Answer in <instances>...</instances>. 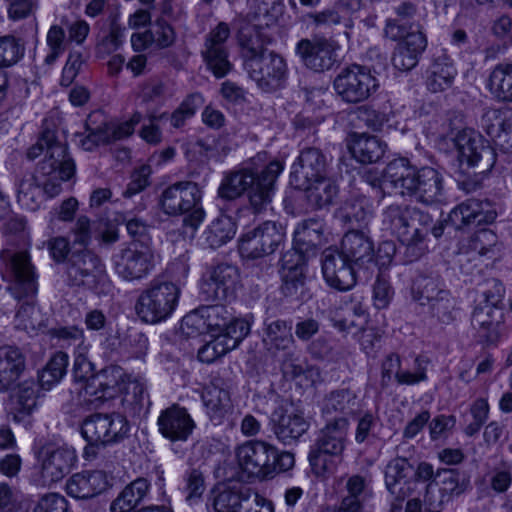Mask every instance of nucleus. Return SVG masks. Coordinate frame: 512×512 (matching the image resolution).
Segmentation results:
<instances>
[{
    "label": "nucleus",
    "instance_id": "obj_1",
    "mask_svg": "<svg viewBox=\"0 0 512 512\" xmlns=\"http://www.w3.org/2000/svg\"><path fill=\"white\" fill-rule=\"evenodd\" d=\"M283 169V163L272 161L261 171L242 168L228 172L218 188V196L232 201L247 192L252 209L259 213L272 201L276 179Z\"/></svg>",
    "mask_w": 512,
    "mask_h": 512
},
{
    "label": "nucleus",
    "instance_id": "obj_2",
    "mask_svg": "<svg viewBox=\"0 0 512 512\" xmlns=\"http://www.w3.org/2000/svg\"><path fill=\"white\" fill-rule=\"evenodd\" d=\"M383 181L401 195L414 197L424 204L439 201L443 192V179L437 170L431 167L417 169L406 158L390 161L384 169Z\"/></svg>",
    "mask_w": 512,
    "mask_h": 512
},
{
    "label": "nucleus",
    "instance_id": "obj_3",
    "mask_svg": "<svg viewBox=\"0 0 512 512\" xmlns=\"http://www.w3.org/2000/svg\"><path fill=\"white\" fill-rule=\"evenodd\" d=\"M284 12L283 0L249 1L247 14L237 20L238 42L242 48L244 64L267 52L264 44L268 37L262 30L276 25Z\"/></svg>",
    "mask_w": 512,
    "mask_h": 512
},
{
    "label": "nucleus",
    "instance_id": "obj_4",
    "mask_svg": "<svg viewBox=\"0 0 512 512\" xmlns=\"http://www.w3.org/2000/svg\"><path fill=\"white\" fill-rule=\"evenodd\" d=\"M93 364L86 357L84 350L79 349L73 364V374L76 380H86L84 396L87 401L95 406L117 394L119 379L123 375L122 369L109 367L103 369L96 375H92Z\"/></svg>",
    "mask_w": 512,
    "mask_h": 512
},
{
    "label": "nucleus",
    "instance_id": "obj_5",
    "mask_svg": "<svg viewBox=\"0 0 512 512\" xmlns=\"http://www.w3.org/2000/svg\"><path fill=\"white\" fill-rule=\"evenodd\" d=\"M201 190L191 181L178 182L167 187L161 194L160 206L167 215L187 214L183 223L195 231L204 219V210L200 206Z\"/></svg>",
    "mask_w": 512,
    "mask_h": 512
},
{
    "label": "nucleus",
    "instance_id": "obj_6",
    "mask_svg": "<svg viewBox=\"0 0 512 512\" xmlns=\"http://www.w3.org/2000/svg\"><path fill=\"white\" fill-rule=\"evenodd\" d=\"M284 454L261 441H247L234 450L236 462L250 481L272 477L282 471Z\"/></svg>",
    "mask_w": 512,
    "mask_h": 512
},
{
    "label": "nucleus",
    "instance_id": "obj_7",
    "mask_svg": "<svg viewBox=\"0 0 512 512\" xmlns=\"http://www.w3.org/2000/svg\"><path fill=\"white\" fill-rule=\"evenodd\" d=\"M46 149L45 158L39 163L38 171L42 175L58 173L60 179H70L75 173V163L67 152L65 144L58 141L56 132L45 128L37 142L28 148L26 157L35 160Z\"/></svg>",
    "mask_w": 512,
    "mask_h": 512
},
{
    "label": "nucleus",
    "instance_id": "obj_8",
    "mask_svg": "<svg viewBox=\"0 0 512 512\" xmlns=\"http://www.w3.org/2000/svg\"><path fill=\"white\" fill-rule=\"evenodd\" d=\"M179 295L180 289L177 285L155 279L138 297L136 312L146 323L161 322L173 313Z\"/></svg>",
    "mask_w": 512,
    "mask_h": 512
},
{
    "label": "nucleus",
    "instance_id": "obj_9",
    "mask_svg": "<svg viewBox=\"0 0 512 512\" xmlns=\"http://www.w3.org/2000/svg\"><path fill=\"white\" fill-rule=\"evenodd\" d=\"M2 275L10 281L8 290L16 299L32 297L37 292V275L27 251L5 250L1 253Z\"/></svg>",
    "mask_w": 512,
    "mask_h": 512
},
{
    "label": "nucleus",
    "instance_id": "obj_10",
    "mask_svg": "<svg viewBox=\"0 0 512 512\" xmlns=\"http://www.w3.org/2000/svg\"><path fill=\"white\" fill-rule=\"evenodd\" d=\"M333 87L342 101L357 104L369 99L377 91L379 82L370 68L351 64L337 74Z\"/></svg>",
    "mask_w": 512,
    "mask_h": 512
},
{
    "label": "nucleus",
    "instance_id": "obj_11",
    "mask_svg": "<svg viewBox=\"0 0 512 512\" xmlns=\"http://www.w3.org/2000/svg\"><path fill=\"white\" fill-rule=\"evenodd\" d=\"M446 137L457 148L462 163L478 167L481 173L489 171L494 166L496 155L493 149L474 129L451 127Z\"/></svg>",
    "mask_w": 512,
    "mask_h": 512
},
{
    "label": "nucleus",
    "instance_id": "obj_12",
    "mask_svg": "<svg viewBox=\"0 0 512 512\" xmlns=\"http://www.w3.org/2000/svg\"><path fill=\"white\" fill-rule=\"evenodd\" d=\"M321 234L322 225L319 221L314 219L303 221L295 229L293 235V252L290 251V263L295 261L293 266L290 265V291L292 289L306 290V254L313 250L319 242Z\"/></svg>",
    "mask_w": 512,
    "mask_h": 512
},
{
    "label": "nucleus",
    "instance_id": "obj_13",
    "mask_svg": "<svg viewBox=\"0 0 512 512\" xmlns=\"http://www.w3.org/2000/svg\"><path fill=\"white\" fill-rule=\"evenodd\" d=\"M397 19H389L386 23L385 34L390 39L401 40L392 57L393 66L400 71L413 69L419 60L420 54L427 45L425 35L417 30L408 32L407 27L398 23Z\"/></svg>",
    "mask_w": 512,
    "mask_h": 512
},
{
    "label": "nucleus",
    "instance_id": "obj_14",
    "mask_svg": "<svg viewBox=\"0 0 512 512\" xmlns=\"http://www.w3.org/2000/svg\"><path fill=\"white\" fill-rule=\"evenodd\" d=\"M112 263L120 278L133 282L146 278L152 272L155 256L149 247L134 243L118 249L112 256Z\"/></svg>",
    "mask_w": 512,
    "mask_h": 512
},
{
    "label": "nucleus",
    "instance_id": "obj_15",
    "mask_svg": "<svg viewBox=\"0 0 512 512\" xmlns=\"http://www.w3.org/2000/svg\"><path fill=\"white\" fill-rule=\"evenodd\" d=\"M285 230L275 222L266 221L246 232L239 240V252L243 258L259 259L272 254L277 247L285 246Z\"/></svg>",
    "mask_w": 512,
    "mask_h": 512
},
{
    "label": "nucleus",
    "instance_id": "obj_16",
    "mask_svg": "<svg viewBox=\"0 0 512 512\" xmlns=\"http://www.w3.org/2000/svg\"><path fill=\"white\" fill-rule=\"evenodd\" d=\"M40 480L43 486H51L68 475L77 462V454L68 445H45L39 451Z\"/></svg>",
    "mask_w": 512,
    "mask_h": 512
},
{
    "label": "nucleus",
    "instance_id": "obj_17",
    "mask_svg": "<svg viewBox=\"0 0 512 512\" xmlns=\"http://www.w3.org/2000/svg\"><path fill=\"white\" fill-rule=\"evenodd\" d=\"M67 282L70 286L96 288L105 277L100 258L90 250L73 252L66 263Z\"/></svg>",
    "mask_w": 512,
    "mask_h": 512
},
{
    "label": "nucleus",
    "instance_id": "obj_18",
    "mask_svg": "<svg viewBox=\"0 0 512 512\" xmlns=\"http://www.w3.org/2000/svg\"><path fill=\"white\" fill-rule=\"evenodd\" d=\"M244 68L249 77L262 89L280 86L286 74L285 59L273 51H267L255 59L248 60Z\"/></svg>",
    "mask_w": 512,
    "mask_h": 512
},
{
    "label": "nucleus",
    "instance_id": "obj_19",
    "mask_svg": "<svg viewBox=\"0 0 512 512\" xmlns=\"http://www.w3.org/2000/svg\"><path fill=\"white\" fill-rule=\"evenodd\" d=\"M485 298V303L474 309L471 322L482 341L493 344L500 338V326L504 320V314L497 306L501 301V295L490 296L486 292Z\"/></svg>",
    "mask_w": 512,
    "mask_h": 512
},
{
    "label": "nucleus",
    "instance_id": "obj_20",
    "mask_svg": "<svg viewBox=\"0 0 512 512\" xmlns=\"http://www.w3.org/2000/svg\"><path fill=\"white\" fill-rule=\"evenodd\" d=\"M238 269L221 263L211 267L201 284V295L205 301H224L234 294L238 282Z\"/></svg>",
    "mask_w": 512,
    "mask_h": 512
},
{
    "label": "nucleus",
    "instance_id": "obj_21",
    "mask_svg": "<svg viewBox=\"0 0 512 512\" xmlns=\"http://www.w3.org/2000/svg\"><path fill=\"white\" fill-rule=\"evenodd\" d=\"M322 272L327 284L337 290H348L356 283L354 265L334 247L322 254Z\"/></svg>",
    "mask_w": 512,
    "mask_h": 512
},
{
    "label": "nucleus",
    "instance_id": "obj_22",
    "mask_svg": "<svg viewBox=\"0 0 512 512\" xmlns=\"http://www.w3.org/2000/svg\"><path fill=\"white\" fill-rule=\"evenodd\" d=\"M430 360L425 356H417L414 360V372L400 371L401 358L396 353L388 354L381 364V385L387 387L394 375L400 385H415L427 380V369Z\"/></svg>",
    "mask_w": 512,
    "mask_h": 512
},
{
    "label": "nucleus",
    "instance_id": "obj_23",
    "mask_svg": "<svg viewBox=\"0 0 512 512\" xmlns=\"http://www.w3.org/2000/svg\"><path fill=\"white\" fill-rule=\"evenodd\" d=\"M157 426L159 433L170 442H184L192 434L195 422L184 407L173 404L161 411Z\"/></svg>",
    "mask_w": 512,
    "mask_h": 512
},
{
    "label": "nucleus",
    "instance_id": "obj_24",
    "mask_svg": "<svg viewBox=\"0 0 512 512\" xmlns=\"http://www.w3.org/2000/svg\"><path fill=\"white\" fill-rule=\"evenodd\" d=\"M326 162L315 148L303 150L292 165L290 186L295 189L308 188L312 181L325 176Z\"/></svg>",
    "mask_w": 512,
    "mask_h": 512
},
{
    "label": "nucleus",
    "instance_id": "obj_25",
    "mask_svg": "<svg viewBox=\"0 0 512 512\" xmlns=\"http://www.w3.org/2000/svg\"><path fill=\"white\" fill-rule=\"evenodd\" d=\"M497 213L488 201L468 199L456 206L445 220L457 230L470 225L488 224L495 220Z\"/></svg>",
    "mask_w": 512,
    "mask_h": 512
},
{
    "label": "nucleus",
    "instance_id": "obj_26",
    "mask_svg": "<svg viewBox=\"0 0 512 512\" xmlns=\"http://www.w3.org/2000/svg\"><path fill=\"white\" fill-rule=\"evenodd\" d=\"M295 52L303 64L315 72L329 70L337 62L335 45L327 40L302 39Z\"/></svg>",
    "mask_w": 512,
    "mask_h": 512
},
{
    "label": "nucleus",
    "instance_id": "obj_27",
    "mask_svg": "<svg viewBox=\"0 0 512 512\" xmlns=\"http://www.w3.org/2000/svg\"><path fill=\"white\" fill-rule=\"evenodd\" d=\"M340 250L354 266L368 268L374 263L373 240L363 231L350 230L343 236Z\"/></svg>",
    "mask_w": 512,
    "mask_h": 512
},
{
    "label": "nucleus",
    "instance_id": "obj_28",
    "mask_svg": "<svg viewBox=\"0 0 512 512\" xmlns=\"http://www.w3.org/2000/svg\"><path fill=\"white\" fill-rule=\"evenodd\" d=\"M248 322H238L236 328H231L230 333L213 336L214 339L204 345L198 352V358L202 362L211 363L229 351L235 349L249 334Z\"/></svg>",
    "mask_w": 512,
    "mask_h": 512
},
{
    "label": "nucleus",
    "instance_id": "obj_29",
    "mask_svg": "<svg viewBox=\"0 0 512 512\" xmlns=\"http://www.w3.org/2000/svg\"><path fill=\"white\" fill-rule=\"evenodd\" d=\"M107 485V476L103 471H83L67 480L66 492L75 499H90L102 493Z\"/></svg>",
    "mask_w": 512,
    "mask_h": 512
},
{
    "label": "nucleus",
    "instance_id": "obj_30",
    "mask_svg": "<svg viewBox=\"0 0 512 512\" xmlns=\"http://www.w3.org/2000/svg\"><path fill=\"white\" fill-rule=\"evenodd\" d=\"M26 368V358L15 346L0 347V392L13 389Z\"/></svg>",
    "mask_w": 512,
    "mask_h": 512
},
{
    "label": "nucleus",
    "instance_id": "obj_31",
    "mask_svg": "<svg viewBox=\"0 0 512 512\" xmlns=\"http://www.w3.org/2000/svg\"><path fill=\"white\" fill-rule=\"evenodd\" d=\"M124 376V374L122 375ZM122 381L123 388L117 386V392L123 391V398L121 400L124 411L130 416L140 415L142 412H146L150 406L148 394L146 392L145 381L141 377L125 376V379L121 377L119 381Z\"/></svg>",
    "mask_w": 512,
    "mask_h": 512
},
{
    "label": "nucleus",
    "instance_id": "obj_32",
    "mask_svg": "<svg viewBox=\"0 0 512 512\" xmlns=\"http://www.w3.org/2000/svg\"><path fill=\"white\" fill-rule=\"evenodd\" d=\"M349 149L358 162L372 164L383 158L387 150V144L377 136L353 133Z\"/></svg>",
    "mask_w": 512,
    "mask_h": 512
},
{
    "label": "nucleus",
    "instance_id": "obj_33",
    "mask_svg": "<svg viewBox=\"0 0 512 512\" xmlns=\"http://www.w3.org/2000/svg\"><path fill=\"white\" fill-rule=\"evenodd\" d=\"M457 71L450 57L442 53L435 57L426 78V86L433 93L442 92L453 84Z\"/></svg>",
    "mask_w": 512,
    "mask_h": 512
},
{
    "label": "nucleus",
    "instance_id": "obj_34",
    "mask_svg": "<svg viewBox=\"0 0 512 512\" xmlns=\"http://www.w3.org/2000/svg\"><path fill=\"white\" fill-rule=\"evenodd\" d=\"M34 380H25L18 384V390L15 395V401L10 414L15 422H23L32 415L37 407L39 389Z\"/></svg>",
    "mask_w": 512,
    "mask_h": 512
},
{
    "label": "nucleus",
    "instance_id": "obj_35",
    "mask_svg": "<svg viewBox=\"0 0 512 512\" xmlns=\"http://www.w3.org/2000/svg\"><path fill=\"white\" fill-rule=\"evenodd\" d=\"M208 333L211 336H219L230 333L231 328H236L238 322H247L232 316L228 309L221 304L201 306Z\"/></svg>",
    "mask_w": 512,
    "mask_h": 512
},
{
    "label": "nucleus",
    "instance_id": "obj_36",
    "mask_svg": "<svg viewBox=\"0 0 512 512\" xmlns=\"http://www.w3.org/2000/svg\"><path fill=\"white\" fill-rule=\"evenodd\" d=\"M349 423L347 418L340 417L336 421H328L321 430L317 445L323 448L324 452L342 455L348 433Z\"/></svg>",
    "mask_w": 512,
    "mask_h": 512
},
{
    "label": "nucleus",
    "instance_id": "obj_37",
    "mask_svg": "<svg viewBox=\"0 0 512 512\" xmlns=\"http://www.w3.org/2000/svg\"><path fill=\"white\" fill-rule=\"evenodd\" d=\"M202 400L210 419L217 424L232 408L229 392L215 382L205 387Z\"/></svg>",
    "mask_w": 512,
    "mask_h": 512
},
{
    "label": "nucleus",
    "instance_id": "obj_38",
    "mask_svg": "<svg viewBox=\"0 0 512 512\" xmlns=\"http://www.w3.org/2000/svg\"><path fill=\"white\" fill-rule=\"evenodd\" d=\"M373 216V206L364 195H358L345 201L337 210V217L346 224L366 226Z\"/></svg>",
    "mask_w": 512,
    "mask_h": 512
},
{
    "label": "nucleus",
    "instance_id": "obj_39",
    "mask_svg": "<svg viewBox=\"0 0 512 512\" xmlns=\"http://www.w3.org/2000/svg\"><path fill=\"white\" fill-rule=\"evenodd\" d=\"M355 400V395L349 390L333 391L324 399L322 413L331 422L340 417L346 418L354 411Z\"/></svg>",
    "mask_w": 512,
    "mask_h": 512
},
{
    "label": "nucleus",
    "instance_id": "obj_40",
    "mask_svg": "<svg viewBox=\"0 0 512 512\" xmlns=\"http://www.w3.org/2000/svg\"><path fill=\"white\" fill-rule=\"evenodd\" d=\"M149 483L144 478H138L127 485L110 506L111 512H131L146 496Z\"/></svg>",
    "mask_w": 512,
    "mask_h": 512
},
{
    "label": "nucleus",
    "instance_id": "obj_41",
    "mask_svg": "<svg viewBox=\"0 0 512 512\" xmlns=\"http://www.w3.org/2000/svg\"><path fill=\"white\" fill-rule=\"evenodd\" d=\"M465 253L477 254L489 259L496 258L501 251L497 235L489 229H481L473 234L463 245Z\"/></svg>",
    "mask_w": 512,
    "mask_h": 512
},
{
    "label": "nucleus",
    "instance_id": "obj_42",
    "mask_svg": "<svg viewBox=\"0 0 512 512\" xmlns=\"http://www.w3.org/2000/svg\"><path fill=\"white\" fill-rule=\"evenodd\" d=\"M413 471V464L403 457H396L387 464L385 469V484L388 491L396 495L397 499L404 500V498L409 495L403 491V488L397 490V485L402 479L411 475Z\"/></svg>",
    "mask_w": 512,
    "mask_h": 512
},
{
    "label": "nucleus",
    "instance_id": "obj_43",
    "mask_svg": "<svg viewBox=\"0 0 512 512\" xmlns=\"http://www.w3.org/2000/svg\"><path fill=\"white\" fill-rule=\"evenodd\" d=\"M447 291L436 274H419L412 284V297L421 305H426Z\"/></svg>",
    "mask_w": 512,
    "mask_h": 512
},
{
    "label": "nucleus",
    "instance_id": "obj_44",
    "mask_svg": "<svg viewBox=\"0 0 512 512\" xmlns=\"http://www.w3.org/2000/svg\"><path fill=\"white\" fill-rule=\"evenodd\" d=\"M236 234V224L232 217L220 215L212 221L204 232L205 242L215 249L230 241Z\"/></svg>",
    "mask_w": 512,
    "mask_h": 512
},
{
    "label": "nucleus",
    "instance_id": "obj_45",
    "mask_svg": "<svg viewBox=\"0 0 512 512\" xmlns=\"http://www.w3.org/2000/svg\"><path fill=\"white\" fill-rule=\"evenodd\" d=\"M301 190L306 191L308 202L319 209L331 205L338 194L337 185L325 176L312 181L308 188Z\"/></svg>",
    "mask_w": 512,
    "mask_h": 512
},
{
    "label": "nucleus",
    "instance_id": "obj_46",
    "mask_svg": "<svg viewBox=\"0 0 512 512\" xmlns=\"http://www.w3.org/2000/svg\"><path fill=\"white\" fill-rule=\"evenodd\" d=\"M382 228L397 236H405L410 228V207L390 205L382 213Z\"/></svg>",
    "mask_w": 512,
    "mask_h": 512
},
{
    "label": "nucleus",
    "instance_id": "obj_47",
    "mask_svg": "<svg viewBox=\"0 0 512 512\" xmlns=\"http://www.w3.org/2000/svg\"><path fill=\"white\" fill-rule=\"evenodd\" d=\"M69 357L66 353L56 352L39 373V385L44 390H50L59 383L67 371Z\"/></svg>",
    "mask_w": 512,
    "mask_h": 512
},
{
    "label": "nucleus",
    "instance_id": "obj_48",
    "mask_svg": "<svg viewBox=\"0 0 512 512\" xmlns=\"http://www.w3.org/2000/svg\"><path fill=\"white\" fill-rule=\"evenodd\" d=\"M248 487H228L218 491L212 501L215 512H241Z\"/></svg>",
    "mask_w": 512,
    "mask_h": 512
},
{
    "label": "nucleus",
    "instance_id": "obj_49",
    "mask_svg": "<svg viewBox=\"0 0 512 512\" xmlns=\"http://www.w3.org/2000/svg\"><path fill=\"white\" fill-rule=\"evenodd\" d=\"M490 88L499 100L512 101V64H499L493 69Z\"/></svg>",
    "mask_w": 512,
    "mask_h": 512
},
{
    "label": "nucleus",
    "instance_id": "obj_50",
    "mask_svg": "<svg viewBox=\"0 0 512 512\" xmlns=\"http://www.w3.org/2000/svg\"><path fill=\"white\" fill-rule=\"evenodd\" d=\"M81 434L88 443L106 447V414L94 413L86 417L81 425Z\"/></svg>",
    "mask_w": 512,
    "mask_h": 512
},
{
    "label": "nucleus",
    "instance_id": "obj_51",
    "mask_svg": "<svg viewBox=\"0 0 512 512\" xmlns=\"http://www.w3.org/2000/svg\"><path fill=\"white\" fill-rule=\"evenodd\" d=\"M427 235L428 232L424 228L410 227L405 231V236L399 237L406 246L405 255L409 261H415L427 252Z\"/></svg>",
    "mask_w": 512,
    "mask_h": 512
},
{
    "label": "nucleus",
    "instance_id": "obj_52",
    "mask_svg": "<svg viewBox=\"0 0 512 512\" xmlns=\"http://www.w3.org/2000/svg\"><path fill=\"white\" fill-rule=\"evenodd\" d=\"M25 53V43L13 35L0 37V67H11L18 63Z\"/></svg>",
    "mask_w": 512,
    "mask_h": 512
},
{
    "label": "nucleus",
    "instance_id": "obj_53",
    "mask_svg": "<svg viewBox=\"0 0 512 512\" xmlns=\"http://www.w3.org/2000/svg\"><path fill=\"white\" fill-rule=\"evenodd\" d=\"M68 42L65 29L60 25H52L46 35L48 53L44 58V63L48 66L53 65L64 54Z\"/></svg>",
    "mask_w": 512,
    "mask_h": 512
},
{
    "label": "nucleus",
    "instance_id": "obj_54",
    "mask_svg": "<svg viewBox=\"0 0 512 512\" xmlns=\"http://www.w3.org/2000/svg\"><path fill=\"white\" fill-rule=\"evenodd\" d=\"M509 110L487 108L484 110L480 126L496 145L502 129L505 127L507 113Z\"/></svg>",
    "mask_w": 512,
    "mask_h": 512
},
{
    "label": "nucleus",
    "instance_id": "obj_55",
    "mask_svg": "<svg viewBox=\"0 0 512 512\" xmlns=\"http://www.w3.org/2000/svg\"><path fill=\"white\" fill-rule=\"evenodd\" d=\"M130 424L120 413L106 414V446L118 444L129 437Z\"/></svg>",
    "mask_w": 512,
    "mask_h": 512
},
{
    "label": "nucleus",
    "instance_id": "obj_56",
    "mask_svg": "<svg viewBox=\"0 0 512 512\" xmlns=\"http://www.w3.org/2000/svg\"><path fill=\"white\" fill-rule=\"evenodd\" d=\"M203 58L215 77H224L232 68L226 48H204Z\"/></svg>",
    "mask_w": 512,
    "mask_h": 512
},
{
    "label": "nucleus",
    "instance_id": "obj_57",
    "mask_svg": "<svg viewBox=\"0 0 512 512\" xmlns=\"http://www.w3.org/2000/svg\"><path fill=\"white\" fill-rule=\"evenodd\" d=\"M338 454L324 452L322 447L316 446L309 453L311 469L316 476H325L333 473L337 467Z\"/></svg>",
    "mask_w": 512,
    "mask_h": 512
},
{
    "label": "nucleus",
    "instance_id": "obj_58",
    "mask_svg": "<svg viewBox=\"0 0 512 512\" xmlns=\"http://www.w3.org/2000/svg\"><path fill=\"white\" fill-rule=\"evenodd\" d=\"M184 480L186 500L190 503L200 500L206 490L204 473L200 468H191L185 473Z\"/></svg>",
    "mask_w": 512,
    "mask_h": 512
},
{
    "label": "nucleus",
    "instance_id": "obj_59",
    "mask_svg": "<svg viewBox=\"0 0 512 512\" xmlns=\"http://www.w3.org/2000/svg\"><path fill=\"white\" fill-rule=\"evenodd\" d=\"M41 182L30 173L23 175L17 182V199L23 205L29 207L36 202Z\"/></svg>",
    "mask_w": 512,
    "mask_h": 512
},
{
    "label": "nucleus",
    "instance_id": "obj_60",
    "mask_svg": "<svg viewBox=\"0 0 512 512\" xmlns=\"http://www.w3.org/2000/svg\"><path fill=\"white\" fill-rule=\"evenodd\" d=\"M438 483V489L445 495H459L464 491L460 483V474L454 469L439 471L432 480Z\"/></svg>",
    "mask_w": 512,
    "mask_h": 512
},
{
    "label": "nucleus",
    "instance_id": "obj_61",
    "mask_svg": "<svg viewBox=\"0 0 512 512\" xmlns=\"http://www.w3.org/2000/svg\"><path fill=\"white\" fill-rule=\"evenodd\" d=\"M180 330L187 337H195L208 333L206 321L203 313L201 312V307L188 313L182 318Z\"/></svg>",
    "mask_w": 512,
    "mask_h": 512
},
{
    "label": "nucleus",
    "instance_id": "obj_62",
    "mask_svg": "<svg viewBox=\"0 0 512 512\" xmlns=\"http://www.w3.org/2000/svg\"><path fill=\"white\" fill-rule=\"evenodd\" d=\"M152 43L160 48H167L175 42V32L172 26L164 19L158 18L149 30Z\"/></svg>",
    "mask_w": 512,
    "mask_h": 512
},
{
    "label": "nucleus",
    "instance_id": "obj_63",
    "mask_svg": "<svg viewBox=\"0 0 512 512\" xmlns=\"http://www.w3.org/2000/svg\"><path fill=\"white\" fill-rule=\"evenodd\" d=\"M431 313L442 323H449L453 320L452 310L454 309V300L447 290L441 292V295L430 303Z\"/></svg>",
    "mask_w": 512,
    "mask_h": 512
},
{
    "label": "nucleus",
    "instance_id": "obj_64",
    "mask_svg": "<svg viewBox=\"0 0 512 512\" xmlns=\"http://www.w3.org/2000/svg\"><path fill=\"white\" fill-rule=\"evenodd\" d=\"M68 504L64 496L58 493H50L43 496L33 512H67Z\"/></svg>",
    "mask_w": 512,
    "mask_h": 512
}]
</instances>
